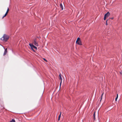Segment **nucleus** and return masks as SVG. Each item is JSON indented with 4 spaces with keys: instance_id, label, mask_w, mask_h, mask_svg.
Returning <instances> with one entry per match:
<instances>
[{
    "instance_id": "nucleus-1",
    "label": "nucleus",
    "mask_w": 122,
    "mask_h": 122,
    "mask_svg": "<svg viewBox=\"0 0 122 122\" xmlns=\"http://www.w3.org/2000/svg\"><path fill=\"white\" fill-rule=\"evenodd\" d=\"M9 38V37L6 34H4L1 39L2 40L6 41Z\"/></svg>"
},
{
    "instance_id": "nucleus-2",
    "label": "nucleus",
    "mask_w": 122,
    "mask_h": 122,
    "mask_svg": "<svg viewBox=\"0 0 122 122\" xmlns=\"http://www.w3.org/2000/svg\"><path fill=\"white\" fill-rule=\"evenodd\" d=\"M76 43L78 45H82V44L81 43V41L80 40V39L79 37L77 38V39L76 41Z\"/></svg>"
},
{
    "instance_id": "nucleus-3",
    "label": "nucleus",
    "mask_w": 122,
    "mask_h": 122,
    "mask_svg": "<svg viewBox=\"0 0 122 122\" xmlns=\"http://www.w3.org/2000/svg\"><path fill=\"white\" fill-rule=\"evenodd\" d=\"M110 15V13L109 12H107L106 14H105L104 15V20H105Z\"/></svg>"
},
{
    "instance_id": "nucleus-4",
    "label": "nucleus",
    "mask_w": 122,
    "mask_h": 122,
    "mask_svg": "<svg viewBox=\"0 0 122 122\" xmlns=\"http://www.w3.org/2000/svg\"><path fill=\"white\" fill-rule=\"evenodd\" d=\"M29 46H30L31 47V49L34 51V50H33V49L34 48V46L32 44L29 43Z\"/></svg>"
},
{
    "instance_id": "nucleus-5",
    "label": "nucleus",
    "mask_w": 122,
    "mask_h": 122,
    "mask_svg": "<svg viewBox=\"0 0 122 122\" xmlns=\"http://www.w3.org/2000/svg\"><path fill=\"white\" fill-rule=\"evenodd\" d=\"M33 44L35 45L36 46H38V43L36 42L35 40H34L33 42Z\"/></svg>"
},
{
    "instance_id": "nucleus-6",
    "label": "nucleus",
    "mask_w": 122,
    "mask_h": 122,
    "mask_svg": "<svg viewBox=\"0 0 122 122\" xmlns=\"http://www.w3.org/2000/svg\"><path fill=\"white\" fill-rule=\"evenodd\" d=\"M59 79L61 80V81L60 83V86H61V82H62V79L61 77V74H60L59 75Z\"/></svg>"
},
{
    "instance_id": "nucleus-7",
    "label": "nucleus",
    "mask_w": 122,
    "mask_h": 122,
    "mask_svg": "<svg viewBox=\"0 0 122 122\" xmlns=\"http://www.w3.org/2000/svg\"><path fill=\"white\" fill-rule=\"evenodd\" d=\"M7 52V48H6L5 49V51L3 54L4 56H5L6 55Z\"/></svg>"
},
{
    "instance_id": "nucleus-8",
    "label": "nucleus",
    "mask_w": 122,
    "mask_h": 122,
    "mask_svg": "<svg viewBox=\"0 0 122 122\" xmlns=\"http://www.w3.org/2000/svg\"><path fill=\"white\" fill-rule=\"evenodd\" d=\"M60 7L61 8V10H63V6L61 4H60Z\"/></svg>"
},
{
    "instance_id": "nucleus-9",
    "label": "nucleus",
    "mask_w": 122,
    "mask_h": 122,
    "mask_svg": "<svg viewBox=\"0 0 122 122\" xmlns=\"http://www.w3.org/2000/svg\"><path fill=\"white\" fill-rule=\"evenodd\" d=\"M95 112H94V114H93L94 120H95Z\"/></svg>"
},
{
    "instance_id": "nucleus-10",
    "label": "nucleus",
    "mask_w": 122,
    "mask_h": 122,
    "mask_svg": "<svg viewBox=\"0 0 122 122\" xmlns=\"http://www.w3.org/2000/svg\"><path fill=\"white\" fill-rule=\"evenodd\" d=\"M7 14H8V13H5L4 15L3 16V17H2V18H3L4 17H5L6 16V15H7Z\"/></svg>"
},
{
    "instance_id": "nucleus-11",
    "label": "nucleus",
    "mask_w": 122,
    "mask_h": 122,
    "mask_svg": "<svg viewBox=\"0 0 122 122\" xmlns=\"http://www.w3.org/2000/svg\"><path fill=\"white\" fill-rule=\"evenodd\" d=\"M7 14H8V13H5L4 15L3 16V17H2V18H3L4 17H5L6 16V15H7Z\"/></svg>"
},
{
    "instance_id": "nucleus-12",
    "label": "nucleus",
    "mask_w": 122,
    "mask_h": 122,
    "mask_svg": "<svg viewBox=\"0 0 122 122\" xmlns=\"http://www.w3.org/2000/svg\"><path fill=\"white\" fill-rule=\"evenodd\" d=\"M118 94H117V97H116V99H115V101H117V99L118 98Z\"/></svg>"
},
{
    "instance_id": "nucleus-13",
    "label": "nucleus",
    "mask_w": 122,
    "mask_h": 122,
    "mask_svg": "<svg viewBox=\"0 0 122 122\" xmlns=\"http://www.w3.org/2000/svg\"><path fill=\"white\" fill-rule=\"evenodd\" d=\"M103 94H104V93L103 92V93H102V94L101 95V100H100V101L101 102V100H102V96H103Z\"/></svg>"
},
{
    "instance_id": "nucleus-14",
    "label": "nucleus",
    "mask_w": 122,
    "mask_h": 122,
    "mask_svg": "<svg viewBox=\"0 0 122 122\" xmlns=\"http://www.w3.org/2000/svg\"><path fill=\"white\" fill-rule=\"evenodd\" d=\"M10 122H15V120L12 119Z\"/></svg>"
},
{
    "instance_id": "nucleus-15",
    "label": "nucleus",
    "mask_w": 122,
    "mask_h": 122,
    "mask_svg": "<svg viewBox=\"0 0 122 122\" xmlns=\"http://www.w3.org/2000/svg\"><path fill=\"white\" fill-rule=\"evenodd\" d=\"M9 11V9L8 8L7 11L6 12V13H8V12Z\"/></svg>"
},
{
    "instance_id": "nucleus-16",
    "label": "nucleus",
    "mask_w": 122,
    "mask_h": 122,
    "mask_svg": "<svg viewBox=\"0 0 122 122\" xmlns=\"http://www.w3.org/2000/svg\"><path fill=\"white\" fill-rule=\"evenodd\" d=\"M61 115H59V117H58V121H59L60 120V118L61 117Z\"/></svg>"
},
{
    "instance_id": "nucleus-17",
    "label": "nucleus",
    "mask_w": 122,
    "mask_h": 122,
    "mask_svg": "<svg viewBox=\"0 0 122 122\" xmlns=\"http://www.w3.org/2000/svg\"><path fill=\"white\" fill-rule=\"evenodd\" d=\"M107 21H108V20H107L106 21V25H108V24L107 23Z\"/></svg>"
},
{
    "instance_id": "nucleus-18",
    "label": "nucleus",
    "mask_w": 122,
    "mask_h": 122,
    "mask_svg": "<svg viewBox=\"0 0 122 122\" xmlns=\"http://www.w3.org/2000/svg\"><path fill=\"white\" fill-rule=\"evenodd\" d=\"M43 59L45 61H46V62L47 61L45 58H43Z\"/></svg>"
},
{
    "instance_id": "nucleus-19",
    "label": "nucleus",
    "mask_w": 122,
    "mask_h": 122,
    "mask_svg": "<svg viewBox=\"0 0 122 122\" xmlns=\"http://www.w3.org/2000/svg\"><path fill=\"white\" fill-rule=\"evenodd\" d=\"M34 48H35V49H37V48L35 46H34Z\"/></svg>"
},
{
    "instance_id": "nucleus-20",
    "label": "nucleus",
    "mask_w": 122,
    "mask_h": 122,
    "mask_svg": "<svg viewBox=\"0 0 122 122\" xmlns=\"http://www.w3.org/2000/svg\"><path fill=\"white\" fill-rule=\"evenodd\" d=\"M113 18H111V19H113Z\"/></svg>"
},
{
    "instance_id": "nucleus-21",
    "label": "nucleus",
    "mask_w": 122,
    "mask_h": 122,
    "mask_svg": "<svg viewBox=\"0 0 122 122\" xmlns=\"http://www.w3.org/2000/svg\"><path fill=\"white\" fill-rule=\"evenodd\" d=\"M61 112H60V115H61Z\"/></svg>"
}]
</instances>
